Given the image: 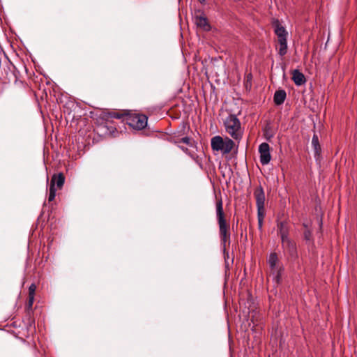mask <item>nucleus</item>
Listing matches in <instances>:
<instances>
[{
    "label": "nucleus",
    "mask_w": 357,
    "mask_h": 357,
    "mask_svg": "<svg viewBox=\"0 0 357 357\" xmlns=\"http://www.w3.org/2000/svg\"><path fill=\"white\" fill-rule=\"evenodd\" d=\"M54 178V185L56 184L58 188H61L64 184L65 176L63 173H59L58 174H54L51 179Z\"/></svg>",
    "instance_id": "17"
},
{
    "label": "nucleus",
    "mask_w": 357,
    "mask_h": 357,
    "mask_svg": "<svg viewBox=\"0 0 357 357\" xmlns=\"http://www.w3.org/2000/svg\"><path fill=\"white\" fill-rule=\"evenodd\" d=\"M287 97L286 91L284 89H280L275 92L274 96H273V101L275 105H282Z\"/></svg>",
    "instance_id": "12"
},
{
    "label": "nucleus",
    "mask_w": 357,
    "mask_h": 357,
    "mask_svg": "<svg viewBox=\"0 0 357 357\" xmlns=\"http://www.w3.org/2000/svg\"><path fill=\"white\" fill-rule=\"evenodd\" d=\"M321 225H322V221L321 220L320 227H321Z\"/></svg>",
    "instance_id": "32"
},
{
    "label": "nucleus",
    "mask_w": 357,
    "mask_h": 357,
    "mask_svg": "<svg viewBox=\"0 0 357 357\" xmlns=\"http://www.w3.org/2000/svg\"><path fill=\"white\" fill-rule=\"evenodd\" d=\"M277 283H279L281 279V268L277 270L276 275L275 277Z\"/></svg>",
    "instance_id": "26"
},
{
    "label": "nucleus",
    "mask_w": 357,
    "mask_h": 357,
    "mask_svg": "<svg viewBox=\"0 0 357 357\" xmlns=\"http://www.w3.org/2000/svg\"><path fill=\"white\" fill-rule=\"evenodd\" d=\"M303 237L304 239L307 241H312V231L309 229H307L303 232Z\"/></svg>",
    "instance_id": "22"
},
{
    "label": "nucleus",
    "mask_w": 357,
    "mask_h": 357,
    "mask_svg": "<svg viewBox=\"0 0 357 357\" xmlns=\"http://www.w3.org/2000/svg\"><path fill=\"white\" fill-rule=\"evenodd\" d=\"M183 151H185V153H188V148H185L183 146H179Z\"/></svg>",
    "instance_id": "28"
},
{
    "label": "nucleus",
    "mask_w": 357,
    "mask_h": 357,
    "mask_svg": "<svg viewBox=\"0 0 357 357\" xmlns=\"http://www.w3.org/2000/svg\"><path fill=\"white\" fill-rule=\"evenodd\" d=\"M216 215L218 224L219 225V232L221 240V243L226 249V244H230V225L225 218V213L223 210V204L221 198L216 202Z\"/></svg>",
    "instance_id": "1"
},
{
    "label": "nucleus",
    "mask_w": 357,
    "mask_h": 357,
    "mask_svg": "<svg viewBox=\"0 0 357 357\" xmlns=\"http://www.w3.org/2000/svg\"><path fill=\"white\" fill-rule=\"evenodd\" d=\"M200 3H204L206 1V0H198Z\"/></svg>",
    "instance_id": "31"
},
{
    "label": "nucleus",
    "mask_w": 357,
    "mask_h": 357,
    "mask_svg": "<svg viewBox=\"0 0 357 357\" xmlns=\"http://www.w3.org/2000/svg\"><path fill=\"white\" fill-rule=\"evenodd\" d=\"M290 227L288 221L277 220V231L278 234L289 233Z\"/></svg>",
    "instance_id": "14"
},
{
    "label": "nucleus",
    "mask_w": 357,
    "mask_h": 357,
    "mask_svg": "<svg viewBox=\"0 0 357 357\" xmlns=\"http://www.w3.org/2000/svg\"><path fill=\"white\" fill-rule=\"evenodd\" d=\"M278 261V257L276 252H272L271 253L268 263L269 264V266L271 269V271H275L276 269V264Z\"/></svg>",
    "instance_id": "18"
},
{
    "label": "nucleus",
    "mask_w": 357,
    "mask_h": 357,
    "mask_svg": "<svg viewBox=\"0 0 357 357\" xmlns=\"http://www.w3.org/2000/svg\"><path fill=\"white\" fill-rule=\"evenodd\" d=\"M273 27L274 28V32L278 37V42L280 45L278 54L283 56L287 52V36L288 33L278 20H275L273 22Z\"/></svg>",
    "instance_id": "3"
},
{
    "label": "nucleus",
    "mask_w": 357,
    "mask_h": 357,
    "mask_svg": "<svg viewBox=\"0 0 357 357\" xmlns=\"http://www.w3.org/2000/svg\"><path fill=\"white\" fill-rule=\"evenodd\" d=\"M252 75L251 73H249L246 75V81H245V87L248 89V87L250 89L252 86Z\"/></svg>",
    "instance_id": "23"
},
{
    "label": "nucleus",
    "mask_w": 357,
    "mask_h": 357,
    "mask_svg": "<svg viewBox=\"0 0 357 357\" xmlns=\"http://www.w3.org/2000/svg\"><path fill=\"white\" fill-rule=\"evenodd\" d=\"M56 188L54 187V178L51 179L50 185V194L48 197V201L52 202L56 196Z\"/></svg>",
    "instance_id": "20"
},
{
    "label": "nucleus",
    "mask_w": 357,
    "mask_h": 357,
    "mask_svg": "<svg viewBox=\"0 0 357 357\" xmlns=\"http://www.w3.org/2000/svg\"><path fill=\"white\" fill-rule=\"evenodd\" d=\"M174 142L175 144L182 142V143H184L191 147L194 146V145H195V141L189 137H184L181 139H177L176 140H174Z\"/></svg>",
    "instance_id": "19"
},
{
    "label": "nucleus",
    "mask_w": 357,
    "mask_h": 357,
    "mask_svg": "<svg viewBox=\"0 0 357 357\" xmlns=\"http://www.w3.org/2000/svg\"><path fill=\"white\" fill-rule=\"evenodd\" d=\"M126 115V112H120L115 111H109L105 112L102 114V119L105 121H109L110 119H125V116Z\"/></svg>",
    "instance_id": "10"
},
{
    "label": "nucleus",
    "mask_w": 357,
    "mask_h": 357,
    "mask_svg": "<svg viewBox=\"0 0 357 357\" xmlns=\"http://www.w3.org/2000/svg\"><path fill=\"white\" fill-rule=\"evenodd\" d=\"M235 144L232 139L229 137H226L223 142L222 153L224 154L229 153L231 151Z\"/></svg>",
    "instance_id": "15"
},
{
    "label": "nucleus",
    "mask_w": 357,
    "mask_h": 357,
    "mask_svg": "<svg viewBox=\"0 0 357 357\" xmlns=\"http://www.w3.org/2000/svg\"><path fill=\"white\" fill-rule=\"evenodd\" d=\"M264 220L258 219V228L260 231H262Z\"/></svg>",
    "instance_id": "27"
},
{
    "label": "nucleus",
    "mask_w": 357,
    "mask_h": 357,
    "mask_svg": "<svg viewBox=\"0 0 357 357\" xmlns=\"http://www.w3.org/2000/svg\"><path fill=\"white\" fill-rule=\"evenodd\" d=\"M254 197L256 199V204L257 207V218L264 220L265 217V195L264 189L261 185L255 190Z\"/></svg>",
    "instance_id": "5"
},
{
    "label": "nucleus",
    "mask_w": 357,
    "mask_h": 357,
    "mask_svg": "<svg viewBox=\"0 0 357 357\" xmlns=\"http://www.w3.org/2000/svg\"><path fill=\"white\" fill-rule=\"evenodd\" d=\"M292 74V80L297 86H301L304 84L306 82V79L303 73H301L299 70H294L291 73Z\"/></svg>",
    "instance_id": "11"
},
{
    "label": "nucleus",
    "mask_w": 357,
    "mask_h": 357,
    "mask_svg": "<svg viewBox=\"0 0 357 357\" xmlns=\"http://www.w3.org/2000/svg\"><path fill=\"white\" fill-rule=\"evenodd\" d=\"M259 152L260 153L261 163L263 165L268 164L271 160L269 144L266 142L261 144L259 146Z\"/></svg>",
    "instance_id": "6"
},
{
    "label": "nucleus",
    "mask_w": 357,
    "mask_h": 357,
    "mask_svg": "<svg viewBox=\"0 0 357 357\" xmlns=\"http://www.w3.org/2000/svg\"><path fill=\"white\" fill-rule=\"evenodd\" d=\"M224 139L220 136H215L211 139V148L213 151H222Z\"/></svg>",
    "instance_id": "13"
},
{
    "label": "nucleus",
    "mask_w": 357,
    "mask_h": 357,
    "mask_svg": "<svg viewBox=\"0 0 357 357\" xmlns=\"http://www.w3.org/2000/svg\"><path fill=\"white\" fill-rule=\"evenodd\" d=\"M195 22L197 27L202 29L204 31H208L211 29L207 17L202 14V15H196L195 16Z\"/></svg>",
    "instance_id": "7"
},
{
    "label": "nucleus",
    "mask_w": 357,
    "mask_h": 357,
    "mask_svg": "<svg viewBox=\"0 0 357 357\" xmlns=\"http://www.w3.org/2000/svg\"><path fill=\"white\" fill-rule=\"evenodd\" d=\"M34 301V297L33 296H29L28 303L26 305V308L27 310H30L32 308L33 304Z\"/></svg>",
    "instance_id": "25"
},
{
    "label": "nucleus",
    "mask_w": 357,
    "mask_h": 357,
    "mask_svg": "<svg viewBox=\"0 0 357 357\" xmlns=\"http://www.w3.org/2000/svg\"><path fill=\"white\" fill-rule=\"evenodd\" d=\"M36 289V286L35 284H31L29 287V296H35V292Z\"/></svg>",
    "instance_id": "24"
},
{
    "label": "nucleus",
    "mask_w": 357,
    "mask_h": 357,
    "mask_svg": "<svg viewBox=\"0 0 357 357\" xmlns=\"http://www.w3.org/2000/svg\"><path fill=\"white\" fill-rule=\"evenodd\" d=\"M264 137L270 141L271 139L274 136V133L272 131V125L270 121H266L264 128H263Z\"/></svg>",
    "instance_id": "16"
},
{
    "label": "nucleus",
    "mask_w": 357,
    "mask_h": 357,
    "mask_svg": "<svg viewBox=\"0 0 357 357\" xmlns=\"http://www.w3.org/2000/svg\"><path fill=\"white\" fill-rule=\"evenodd\" d=\"M312 146L314 149V158L316 160L320 162L321 159V147L319 143L318 135L316 134L315 131L314 132L312 139Z\"/></svg>",
    "instance_id": "9"
},
{
    "label": "nucleus",
    "mask_w": 357,
    "mask_h": 357,
    "mask_svg": "<svg viewBox=\"0 0 357 357\" xmlns=\"http://www.w3.org/2000/svg\"><path fill=\"white\" fill-rule=\"evenodd\" d=\"M303 225L305 228V229H308L307 225L306 224L304 223Z\"/></svg>",
    "instance_id": "30"
},
{
    "label": "nucleus",
    "mask_w": 357,
    "mask_h": 357,
    "mask_svg": "<svg viewBox=\"0 0 357 357\" xmlns=\"http://www.w3.org/2000/svg\"><path fill=\"white\" fill-rule=\"evenodd\" d=\"M281 237L282 245L289 243V241H293L289 237V233L279 234Z\"/></svg>",
    "instance_id": "21"
},
{
    "label": "nucleus",
    "mask_w": 357,
    "mask_h": 357,
    "mask_svg": "<svg viewBox=\"0 0 357 357\" xmlns=\"http://www.w3.org/2000/svg\"><path fill=\"white\" fill-rule=\"evenodd\" d=\"M147 116L144 114H131L126 112L123 121L131 128L135 130H142L147 126Z\"/></svg>",
    "instance_id": "4"
},
{
    "label": "nucleus",
    "mask_w": 357,
    "mask_h": 357,
    "mask_svg": "<svg viewBox=\"0 0 357 357\" xmlns=\"http://www.w3.org/2000/svg\"><path fill=\"white\" fill-rule=\"evenodd\" d=\"M285 252H287L290 258L293 260L298 259V251L296 242L293 240L282 245Z\"/></svg>",
    "instance_id": "8"
},
{
    "label": "nucleus",
    "mask_w": 357,
    "mask_h": 357,
    "mask_svg": "<svg viewBox=\"0 0 357 357\" xmlns=\"http://www.w3.org/2000/svg\"><path fill=\"white\" fill-rule=\"evenodd\" d=\"M226 131L236 140L241 139L243 130L239 119L235 114H229L224 122Z\"/></svg>",
    "instance_id": "2"
},
{
    "label": "nucleus",
    "mask_w": 357,
    "mask_h": 357,
    "mask_svg": "<svg viewBox=\"0 0 357 357\" xmlns=\"http://www.w3.org/2000/svg\"><path fill=\"white\" fill-rule=\"evenodd\" d=\"M114 131H116V128L111 127V128L109 129V132H114Z\"/></svg>",
    "instance_id": "29"
}]
</instances>
